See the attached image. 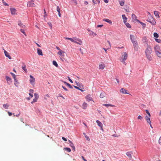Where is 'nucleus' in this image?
I'll list each match as a JSON object with an SVG mask.
<instances>
[{
    "instance_id": "34",
    "label": "nucleus",
    "mask_w": 161,
    "mask_h": 161,
    "mask_svg": "<svg viewBox=\"0 0 161 161\" xmlns=\"http://www.w3.org/2000/svg\"><path fill=\"white\" fill-rule=\"evenodd\" d=\"M9 106V105L7 103L4 104L3 105V107L5 109H8Z\"/></svg>"
},
{
    "instance_id": "55",
    "label": "nucleus",
    "mask_w": 161,
    "mask_h": 161,
    "mask_svg": "<svg viewBox=\"0 0 161 161\" xmlns=\"http://www.w3.org/2000/svg\"><path fill=\"white\" fill-rule=\"evenodd\" d=\"M62 87L63 88L64 90H65L66 91H68V90L65 86H62Z\"/></svg>"
},
{
    "instance_id": "2",
    "label": "nucleus",
    "mask_w": 161,
    "mask_h": 161,
    "mask_svg": "<svg viewBox=\"0 0 161 161\" xmlns=\"http://www.w3.org/2000/svg\"><path fill=\"white\" fill-rule=\"evenodd\" d=\"M147 21L151 23L153 25H155L156 24V22L155 19L151 16H150L149 18L148 17Z\"/></svg>"
},
{
    "instance_id": "22",
    "label": "nucleus",
    "mask_w": 161,
    "mask_h": 161,
    "mask_svg": "<svg viewBox=\"0 0 161 161\" xmlns=\"http://www.w3.org/2000/svg\"><path fill=\"white\" fill-rule=\"evenodd\" d=\"M154 14L155 15V16L156 17H157L158 18H159V12L157 11H155L154 12Z\"/></svg>"
},
{
    "instance_id": "42",
    "label": "nucleus",
    "mask_w": 161,
    "mask_h": 161,
    "mask_svg": "<svg viewBox=\"0 0 161 161\" xmlns=\"http://www.w3.org/2000/svg\"><path fill=\"white\" fill-rule=\"evenodd\" d=\"M10 74L12 75L14 79L16 78V75L14 73L12 72H10Z\"/></svg>"
},
{
    "instance_id": "47",
    "label": "nucleus",
    "mask_w": 161,
    "mask_h": 161,
    "mask_svg": "<svg viewBox=\"0 0 161 161\" xmlns=\"http://www.w3.org/2000/svg\"><path fill=\"white\" fill-rule=\"evenodd\" d=\"M47 24L51 28V29L52 27V25L51 22H48L47 23Z\"/></svg>"
},
{
    "instance_id": "19",
    "label": "nucleus",
    "mask_w": 161,
    "mask_h": 161,
    "mask_svg": "<svg viewBox=\"0 0 161 161\" xmlns=\"http://www.w3.org/2000/svg\"><path fill=\"white\" fill-rule=\"evenodd\" d=\"M64 83L67 86H68L70 89H73V87L71 86L66 81H64Z\"/></svg>"
},
{
    "instance_id": "61",
    "label": "nucleus",
    "mask_w": 161,
    "mask_h": 161,
    "mask_svg": "<svg viewBox=\"0 0 161 161\" xmlns=\"http://www.w3.org/2000/svg\"><path fill=\"white\" fill-rule=\"evenodd\" d=\"M58 96L62 97L64 99H65V98L63 96H62L61 94H59Z\"/></svg>"
},
{
    "instance_id": "27",
    "label": "nucleus",
    "mask_w": 161,
    "mask_h": 161,
    "mask_svg": "<svg viewBox=\"0 0 161 161\" xmlns=\"http://www.w3.org/2000/svg\"><path fill=\"white\" fill-rule=\"evenodd\" d=\"M124 9H125V10L127 12H129V8L128 6H125V8H124Z\"/></svg>"
},
{
    "instance_id": "1",
    "label": "nucleus",
    "mask_w": 161,
    "mask_h": 161,
    "mask_svg": "<svg viewBox=\"0 0 161 161\" xmlns=\"http://www.w3.org/2000/svg\"><path fill=\"white\" fill-rule=\"evenodd\" d=\"M152 52L151 46L147 44V47L145 51L146 54H151Z\"/></svg>"
},
{
    "instance_id": "53",
    "label": "nucleus",
    "mask_w": 161,
    "mask_h": 161,
    "mask_svg": "<svg viewBox=\"0 0 161 161\" xmlns=\"http://www.w3.org/2000/svg\"><path fill=\"white\" fill-rule=\"evenodd\" d=\"M63 52L61 50H60L59 51L58 53V54H59V55H61L62 54V52Z\"/></svg>"
},
{
    "instance_id": "37",
    "label": "nucleus",
    "mask_w": 161,
    "mask_h": 161,
    "mask_svg": "<svg viewBox=\"0 0 161 161\" xmlns=\"http://www.w3.org/2000/svg\"><path fill=\"white\" fill-rule=\"evenodd\" d=\"M124 23L125 24L126 26L127 27L129 28H130L131 27L130 25L128 23H127L126 22L125 23Z\"/></svg>"
},
{
    "instance_id": "30",
    "label": "nucleus",
    "mask_w": 161,
    "mask_h": 161,
    "mask_svg": "<svg viewBox=\"0 0 161 161\" xmlns=\"http://www.w3.org/2000/svg\"><path fill=\"white\" fill-rule=\"evenodd\" d=\"M133 44V46L136 45H138L137 41L136 40H132L131 41Z\"/></svg>"
},
{
    "instance_id": "21",
    "label": "nucleus",
    "mask_w": 161,
    "mask_h": 161,
    "mask_svg": "<svg viewBox=\"0 0 161 161\" xmlns=\"http://www.w3.org/2000/svg\"><path fill=\"white\" fill-rule=\"evenodd\" d=\"M105 66V65L104 64H100L99 66V68L100 69H104Z\"/></svg>"
},
{
    "instance_id": "4",
    "label": "nucleus",
    "mask_w": 161,
    "mask_h": 161,
    "mask_svg": "<svg viewBox=\"0 0 161 161\" xmlns=\"http://www.w3.org/2000/svg\"><path fill=\"white\" fill-rule=\"evenodd\" d=\"M27 6L29 7H35V4L33 2L31 1H28L27 3Z\"/></svg>"
},
{
    "instance_id": "50",
    "label": "nucleus",
    "mask_w": 161,
    "mask_h": 161,
    "mask_svg": "<svg viewBox=\"0 0 161 161\" xmlns=\"http://www.w3.org/2000/svg\"><path fill=\"white\" fill-rule=\"evenodd\" d=\"M146 113L148 114V115H149V116H151V115H150V113H149V111L148 110H146Z\"/></svg>"
},
{
    "instance_id": "17",
    "label": "nucleus",
    "mask_w": 161,
    "mask_h": 161,
    "mask_svg": "<svg viewBox=\"0 0 161 161\" xmlns=\"http://www.w3.org/2000/svg\"><path fill=\"white\" fill-rule=\"evenodd\" d=\"M122 19H123V22L124 23H125L127 21V19L126 17L125 16V14H123L122 15Z\"/></svg>"
},
{
    "instance_id": "6",
    "label": "nucleus",
    "mask_w": 161,
    "mask_h": 161,
    "mask_svg": "<svg viewBox=\"0 0 161 161\" xmlns=\"http://www.w3.org/2000/svg\"><path fill=\"white\" fill-rule=\"evenodd\" d=\"M3 50H4V53L5 54V56L6 57L8 58L9 59H11V57L9 55V53L6 51L3 48Z\"/></svg>"
},
{
    "instance_id": "25",
    "label": "nucleus",
    "mask_w": 161,
    "mask_h": 161,
    "mask_svg": "<svg viewBox=\"0 0 161 161\" xmlns=\"http://www.w3.org/2000/svg\"><path fill=\"white\" fill-rule=\"evenodd\" d=\"M134 49L135 51H138L139 49V47L138 45L133 46Z\"/></svg>"
},
{
    "instance_id": "11",
    "label": "nucleus",
    "mask_w": 161,
    "mask_h": 161,
    "mask_svg": "<svg viewBox=\"0 0 161 161\" xmlns=\"http://www.w3.org/2000/svg\"><path fill=\"white\" fill-rule=\"evenodd\" d=\"M132 154V152H128L126 153V155L130 158H131V154Z\"/></svg>"
},
{
    "instance_id": "58",
    "label": "nucleus",
    "mask_w": 161,
    "mask_h": 161,
    "mask_svg": "<svg viewBox=\"0 0 161 161\" xmlns=\"http://www.w3.org/2000/svg\"><path fill=\"white\" fill-rule=\"evenodd\" d=\"M150 116H149V115H148V116H146L145 117H146V120H148V119H150Z\"/></svg>"
},
{
    "instance_id": "5",
    "label": "nucleus",
    "mask_w": 161,
    "mask_h": 161,
    "mask_svg": "<svg viewBox=\"0 0 161 161\" xmlns=\"http://www.w3.org/2000/svg\"><path fill=\"white\" fill-rule=\"evenodd\" d=\"M5 78L8 84L10 85L12 82L11 78L7 76H5Z\"/></svg>"
},
{
    "instance_id": "43",
    "label": "nucleus",
    "mask_w": 161,
    "mask_h": 161,
    "mask_svg": "<svg viewBox=\"0 0 161 161\" xmlns=\"http://www.w3.org/2000/svg\"><path fill=\"white\" fill-rule=\"evenodd\" d=\"M156 41L158 43H161V40L156 38L155 39Z\"/></svg>"
},
{
    "instance_id": "36",
    "label": "nucleus",
    "mask_w": 161,
    "mask_h": 161,
    "mask_svg": "<svg viewBox=\"0 0 161 161\" xmlns=\"http://www.w3.org/2000/svg\"><path fill=\"white\" fill-rule=\"evenodd\" d=\"M92 1L95 4H96L97 3H99L100 2L99 0H92Z\"/></svg>"
},
{
    "instance_id": "28",
    "label": "nucleus",
    "mask_w": 161,
    "mask_h": 161,
    "mask_svg": "<svg viewBox=\"0 0 161 161\" xmlns=\"http://www.w3.org/2000/svg\"><path fill=\"white\" fill-rule=\"evenodd\" d=\"M87 104L85 102H84L82 104V108L84 109H86L87 106Z\"/></svg>"
},
{
    "instance_id": "23",
    "label": "nucleus",
    "mask_w": 161,
    "mask_h": 161,
    "mask_svg": "<svg viewBox=\"0 0 161 161\" xmlns=\"http://www.w3.org/2000/svg\"><path fill=\"white\" fill-rule=\"evenodd\" d=\"M74 42L76 43L79 45H81L82 43V41L80 40H77L76 41H75Z\"/></svg>"
},
{
    "instance_id": "46",
    "label": "nucleus",
    "mask_w": 161,
    "mask_h": 161,
    "mask_svg": "<svg viewBox=\"0 0 161 161\" xmlns=\"http://www.w3.org/2000/svg\"><path fill=\"white\" fill-rule=\"evenodd\" d=\"M3 2V5L5 6H8V4L7 3H6L4 2V0H3V1H2Z\"/></svg>"
},
{
    "instance_id": "48",
    "label": "nucleus",
    "mask_w": 161,
    "mask_h": 161,
    "mask_svg": "<svg viewBox=\"0 0 161 161\" xmlns=\"http://www.w3.org/2000/svg\"><path fill=\"white\" fill-rule=\"evenodd\" d=\"M140 23L143 26V27L146 26V24L144 23L141 22Z\"/></svg>"
},
{
    "instance_id": "40",
    "label": "nucleus",
    "mask_w": 161,
    "mask_h": 161,
    "mask_svg": "<svg viewBox=\"0 0 161 161\" xmlns=\"http://www.w3.org/2000/svg\"><path fill=\"white\" fill-rule=\"evenodd\" d=\"M64 149L66 150V151H67L68 152H71V149H70V148H69V147H65L64 148Z\"/></svg>"
},
{
    "instance_id": "3",
    "label": "nucleus",
    "mask_w": 161,
    "mask_h": 161,
    "mask_svg": "<svg viewBox=\"0 0 161 161\" xmlns=\"http://www.w3.org/2000/svg\"><path fill=\"white\" fill-rule=\"evenodd\" d=\"M30 82L31 84L32 85H35V78L31 75H30Z\"/></svg>"
},
{
    "instance_id": "12",
    "label": "nucleus",
    "mask_w": 161,
    "mask_h": 161,
    "mask_svg": "<svg viewBox=\"0 0 161 161\" xmlns=\"http://www.w3.org/2000/svg\"><path fill=\"white\" fill-rule=\"evenodd\" d=\"M160 47L159 46L156 45L154 47V49L155 51V53L159 51V50Z\"/></svg>"
},
{
    "instance_id": "45",
    "label": "nucleus",
    "mask_w": 161,
    "mask_h": 161,
    "mask_svg": "<svg viewBox=\"0 0 161 161\" xmlns=\"http://www.w3.org/2000/svg\"><path fill=\"white\" fill-rule=\"evenodd\" d=\"M66 39H67L69 40H70L72 42H75V41L73 39H72V38H70L67 37V38H66Z\"/></svg>"
},
{
    "instance_id": "54",
    "label": "nucleus",
    "mask_w": 161,
    "mask_h": 161,
    "mask_svg": "<svg viewBox=\"0 0 161 161\" xmlns=\"http://www.w3.org/2000/svg\"><path fill=\"white\" fill-rule=\"evenodd\" d=\"M68 77V80H69V81L71 83H73V81L71 79H70V77L69 76Z\"/></svg>"
},
{
    "instance_id": "64",
    "label": "nucleus",
    "mask_w": 161,
    "mask_h": 161,
    "mask_svg": "<svg viewBox=\"0 0 161 161\" xmlns=\"http://www.w3.org/2000/svg\"><path fill=\"white\" fill-rule=\"evenodd\" d=\"M8 114L9 116H11L12 114L11 112H8Z\"/></svg>"
},
{
    "instance_id": "63",
    "label": "nucleus",
    "mask_w": 161,
    "mask_h": 161,
    "mask_svg": "<svg viewBox=\"0 0 161 161\" xmlns=\"http://www.w3.org/2000/svg\"><path fill=\"white\" fill-rule=\"evenodd\" d=\"M29 91L31 92L32 93H33V92H34V91L33 89H30L29 90Z\"/></svg>"
},
{
    "instance_id": "51",
    "label": "nucleus",
    "mask_w": 161,
    "mask_h": 161,
    "mask_svg": "<svg viewBox=\"0 0 161 161\" xmlns=\"http://www.w3.org/2000/svg\"><path fill=\"white\" fill-rule=\"evenodd\" d=\"M85 137L87 141H90V139L88 136H87V135H86L85 136Z\"/></svg>"
},
{
    "instance_id": "16",
    "label": "nucleus",
    "mask_w": 161,
    "mask_h": 161,
    "mask_svg": "<svg viewBox=\"0 0 161 161\" xmlns=\"http://www.w3.org/2000/svg\"><path fill=\"white\" fill-rule=\"evenodd\" d=\"M18 25L22 28H24L25 27V25H23L20 21H18Z\"/></svg>"
},
{
    "instance_id": "44",
    "label": "nucleus",
    "mask_w": 161,
    "mask_h": 161,
    "mask_svg": "<svg viewBox=\"0 0 161 161\" xmlns=\"http://www.w3.org/2000/svg\"><path fill=\"white\" fill-rule=\"evenodd\" d=\"M20 31L22 33H23L24 35L26 36L25 34V33L24 29H20Z\"/></svg>"
},
{
    "instance_id": "49",
    "label": "nucleus",
    "mask_w": 161,
    "mask_h": 161,
    "mask_svg": "<svg viewBox=\"0 0 161 161\" xmlns=\"http://www.w3.org/2000/svg\"><path fill=\"white\" fill-rule=\"evenodd\" d=\"M57 11L58 13L59 12H60V9L58 6H57Z\"/></svg>"
},
{
    "instance_id": "31",
    "label": "nucleus",
    "mask_w": 161,
    "mask_h": 161,
    "mask_svg": "<svg viewBox=\"0 0 161 161\" xmlns=\"http://www.w3.org/2000/svg\"><path fill=\"white\" fill-rule=\"evenodd\" d=\"M105 94V93L104 92H102L101 93L100 97L101 98H103L104 97Z\"/></svg>"
},
{
    "instance_id": "15",
    "label": "nucleus",
    "mask_w": 161,
    "mask_h": 161,
    "mask_svg": "<svg viewBox=\"0 0 161 161\" xmlns=\"http://www.w3.org/2000/svg\"><path fill=\"white\" fill-rule=\"evenodd\" d=\"M96 122L98 126L101 128L103 127V124L101 122L98 120H96Z\"/></svg>"
},
{
    "instance_id": "10",
    "label": "nucleus",
    "mask_w": 161,
    "mask_h": 161,
    "mask_svg": "<svg viewBox=\"0 0 161 161\" xmlns=\"http://www.w3.org/2000/svg\"><path fill=\"white\" fill-rule=\"evenodd\" d=\"M37 52L39 55L42 56L43 55L42 51L41 49L38 48L37 49Z\"/></svg>"
},
{
    "instance_id": "56",
    "label": "nucleus",
    "mask_w": 161,
    "mask_h": 161,
    "mask_svg": "<svg viewBox=\"0 0 161 161\" xmlns=\"http://www.w3.org/2000/svg\"><path fill=\"white\" fill-rule=\"evenodd\" d=\"M142 117L141 115L138 116L137 118V119H142Z\"/></svg>"
},
{
    "instance_id": "59",
    "label": "nucleus",
    "mask_w": 161,
    "mask_h": 161,
    "mask_svg": "<svg viewBox=\"0 0 161 161\" xmlns=\"http://www.w3.org/2000/svg\"><path fill=\"white\" fill-rule=\"evenodd\" d=\"M75 88V89H77L79 90H80V88L78 86H73Z\"/></svg>"
},
{
    "instance_id": "52",
    "label": "nucleus",
    "mask_w": 161,
    "mask_h": 161,
    "mask_svg": "<svg viewBox=\"0 0 161 161\" xmlns=\"http://www.w3.org/2000/svg\"><path fill=\"white\" fill-rule=\"evenodd\" d=\"M146 121L147 123H149L150 125H151V121L150 119H149L148 120L147 119L146 120Z\"/></svg>"
},
{
    "instance_id": "57",
    "label": "nucleus",
    "mask_w": 161,
    "mask_h": 161,
    "mask_svg": "<svg viewBox=\"0 0 161 161\" xmlns=\"http://www.w3.org/2000/svg\"><path fill=\"white\" fill-rule=\"evenodd\" d=\"M44 17H46L47 16V15L45 9H44Z\"/></svg>"
},
{
    "instance_id": "60",
    "label": "nucleus",
    "mask_w": 161,
    "mask_h": 161,
    "mask_svg": "<svg viewBox=\"0 0 161 161\" xmlns=\"http://www.w3.org/2000/svg\"><path fill=\"white\" fill-rule=\"evenodd\" d=\"M158 142L159 144L161 145V136L160 137L159 139Z\"/></svg>"
},
{
    "instance_id": "7",
    "label": "nucleus",
    "mask_w": 161,
    "mask_h": 161,
    "mask_svg": "<svg viewBox=\"0 0 161 161\" xmlns=\"http://www.w3.org/2000/svg\"><path fill=\"white\" fill-rule=\"evenodd\" d=\"M120 92L123 94H129V93L127 92V91L125 89L123 88H122L120 89Z\"/></svg>"
},
{
    "instance_id": "18",
    "label": "nucleus",
    "mask_w": 161,
    "mask_h": 161,
    "mask_svg": "<svg viewBox=\"0 0 161 161\" xmlns=\"http://www.w3.org/2000/svg\"><path fill=\"white\" fill-rule=\"evenodd\" d=\"M150 54H146L147 59L149 61H151L152 59Z\"/></svg>"
},
{
    "instance_id": "39",
    "label": "nucleus",
    "mask_w": 161,
    "mask_h": 161,
    "mask_svg": "<svg viewBox=\"0 0 161 161\" xmlns=\"http://www.w3.org/2000/svg\"><path fill=\"white\" fill-rule=\"evenodd\" d=\"M153 36L155 37H156V38H158L159 37L158 34L156 32L154 33Z\"/></svg>"
},
{
    "instance_id": "9",
    "label": "nucleus",
    "mask_w": 161,
    "mask_h": 161,
    "mask_svg": "<svg viewBox=\"0 0 161 161\" xmlns=\"http://www.w3.org/2000/svg\"><path fill=\"white\" fill-rule=\"evenodd\" d=\"M10 10L11 12V14H14L16 11V9L14 8H10Z\"/></svg>"
},
{
    "instance_id": "29",
    "label": "nucleus",
    "mask_w": 161,
    "mask_h": 161,
    "mask_svg": "<svg viewBox=\"0 0 161 161\" xmlns=\"http://www.w3.org/2000/svg\"><path fill=\"white\" fill-rule=\"evenodd\" d=\"M130 38L131 41H132V40H135V39L134 36L133 35H130Z\"/></svg>"
},
{
    "instance_id": "14",
    "label": "nucleus",
    "mask_w": 161,
    "mask_h": 161,
    "mask_svg": "<svg viewBox=\"0 0 161 161\" xmlns=\"http://www.w3.org/2000/svg\"><path fill=\"white\" fill-rule=\"evenodd\" d=\"M103 21H105L106 22H107L109 23L110 25L112 24V22L111 21L108 19H103Z\"/></svg>"
},
{
    "instance_id": "8",
    "label": "nucleus",
    "mask_w": 161,
    "mask_h": 161,
    "mask_svg": "<svg viewBox=\"0 0 161 161\" xmlns=\"http://www.w3.org/2000/svg\"><path fill=\"white\" fill-rule=\"evenodd\" d=\"M86 98V100L88 102H89L91 101H92V98L91 97V95L90 94L87 95Z\"/></svg>"
},
{
    "instance_id": "26",
    "label": "nucleus",
    "mask_w": 161,
    "mask_h": 161,
    "mask_svg": "<svg viewBox=\"0 0 161 161\" xmlns=\"http://www.w3.org/2000/svg\"><path fill=\"white\" fill-rule=\"evenodd\" d=\"M119 3L120 5L121 6H123L124 4V3H125V1L124 0L120 1V0H119Z\"/></svg>"
},
{
    "instance_id": "35",
    "label": "nucleus",
    "mask_w": 161,
    "mask_h": 161,
    "mask_svg": "<svg viewBox=\"0 0 161 161\" xmlns=\"http://www.w3.org/2000/svg\"><path fill=\"white\" fill-rule=\"evenodd\" d=\"M53 65H54V66H55L56 67H58V65L57 63V62L53 60Z\"/></svg>"
},
{
    "instance_id": "24",
    "label": "nucleus",
    "mask_w": 161,
    "mask_h": 161,
    "mask_svg": "<svg viewBox=\"0 0 161 161\" xmlns=\"http://www.w3.org/2000/svg\"><path fill=\"white\" fill-rule=\"evenodd\" d=\"M127 53L126 52H125L124 53V58H123L124 60V61L125 60L127 59Z\"/></svg>"
},
{
    "instance_id": "32",
    "label": "nucleus",
    "mask_w": 161,
    "mask_h": 161,
    "mask_svg": "<svg viewBox=\"0 0 161 161\" xmlns=\"http://www.w3.org/2000/svg\"><path fill=\"white\" fill-rule=\"evenodd\" d=\"M103 105L104 106H105L107 107H108L109 106H111V107L114 106V105L112 104H103Z\"/></svg>"
},
{
    "instance_id": "62",
    "label": "nucleus",
    "mask_w": 161,
    "mask_h": 161,
    "mask_svg": "<svg viewBox=\"0 0 161 161\" xmlns=\"http://www.w3.org/2000/svg\"><path fill=\"white\" fill-rule=\"evenodd\" d=\"M62 138L63 139V140L64 141H67V139L65 137H62Z\"/></svg>"
},
{
    "instance_id": "38",
    "label": "nucleus",
    "mask_w": 161,
    "mask_h": 161,
    "mask_svg": "<svg viewBox=\"0 0 161 161\" xmlns=\"http://www.w3.org/2000/svg\"><path fill=\"white\" fill-rule=\"evenodd\" d=\"M34 96L35 97V98L36 99H38L39 96L38 94L37 93H35L34 94Z\"/></svg>"
},
{
    "instance_id": "13",
    "label": "nucleus",
    "mask_w": 161,
    "mask_h": 161,
    "mask_svg": "<svg viewBox=\"0 0 161 161\" xmlns=\"http://www.w3.org/2000/svg\"><path fill=\"white\" fill-rule=\"evenodd\" d=\"M132 20L133 21H136L137 19V17L134 14H132L131 15Z\"/></svg>"
},
{
    "instance_id": "41",
    "label": "nucleus",
    "mask_w": 161,
    "mask_h": 161,
    "mask_svg": "<svg viewBox=\"0 0 161 161\" xmlns=\"http://www.w3.org/2000/svg\"><path fill=\"white\" fill-rule=\"evenodd\" d=\"M37 99H36L35 98H34L33 101L31 102V104H33L34 103L36 102L37 101Z\"/></svg>"
},
{
    "instance_id": "33",
    "label": "nucleus",
    "mask_w": 161,
    "mask_h": 161,
    "mask_svg": "<svg viewBox=\"0 0 161 161\" xmlns=\"http://www.w3.org/2000/svg\"><path fill=\"white\" fill-rule=\"evenodd\" d=\"M156 55L157 56L159 57V58H161V53L159 52V51L157 52L156 53Z\"/></svg>"
},
{
    "instance_id": "20",
    "label": "nucleus",
    "mask_w": 161,
    "mask_h": 161,
    "mask_svg": "<svg viewBox=\"0 0 161 161\" xmlns=\"http://www.w3.org/2000/svg\"><path fill=\"white\" fill-rule=\"evenodd\" d=\"M22 69L24 70L26 73L27 72V70L26 68V66L25 64H23V65L22 66Z\"/></svg>"
}]
</instances>
